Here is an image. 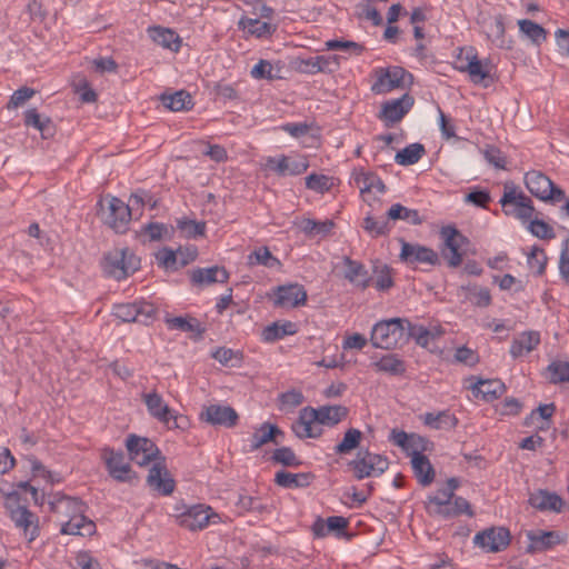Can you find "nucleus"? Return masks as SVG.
Wrapping results in <instances>:
<instances>
[{"instance_id":"nucleus-64","label":"nucleus","mask_w":569,"mask_h":569,"mask_svg":"<svg viewBox=\"0 0 569 569\" xmlns=\"http://www.w3.org/2000/svg\"><path fill=\"white\" fill-rule=\"evenodd\" d=\"M528 229L537 238H540V239L555 238L553 229L543 220H539V219L531 220L528 226Z\"/></svg>"},{"instance_id":"nucleus-25","label":"nucleus","mask_w":569,"mask_h":569,"mask_svg":"<svg viewBox=\"0 0 569 569\" xmlns=\"http://www.w3.org/2000/svg\"><path fill=\"white\" fill-rule=\"evenodd\" d=\"M229 279V272L219 266L198 268L191 272V281L199 286H209L216 282L224 283Z\"/></svg>"},{"instance_id":"nucleus-41","label":"nucleus","mask_w":569,"mask_h":569,"mask_svg":"<svg viewBox=\"0 0 569 569\" xmlns=\"http://www.w3.org/2000/svg\"><path fill=\"white\" fill-rule=\"evenodd\" d=\"M249 266H263L270 269L281 267L280 260L274 257L268 247H259L248 256Z\"/></svg>"},{"instance_id":"nucleus-16","label":"nucleus","mask_w":569,"mask_h":569,"mask_svg":"<svg viewBox=\"0 0 569 569\" xmlns=\"http://www.w3.org/2000/svg\"><path fill=\"white\" fill-rule=\"evenodd\" d=\"M441 238L443 239L442 257L447 260L448 266L456 268L462 262V254L459 251L461 241L465 237L452 226H446L441 229Z\"/></svg>"},{"instance_id":"nucleus-42","label":"nucleus","mask_w":569,"mask_h":569,"mask_svg":"<svg viewBox=\"0 0 569 569\" xmlns=\"http://www.w3.org/2000/svg\"><path fill=\"white\" fill-rule=\"evenodd\" d=\"M423 422L426 426L432 429H451L457 426V418L451 415L448 410H443L437 413L427 412L423 415Z\"/></svg>"},{"instance_id":"nucleus-4","label":"nucleus","mask_w":569,"mask_h":569,"mask_svg":"<svg viewBox=\"0 0 569 569\" xmlns=\"http://www.w3.org/2000/svg\"><path fill=\"white\" fill-rule=\"evenodd\" d=\"M349 466L355 471L357 479H365L382 475L388 469L389 461L385 456L370 452L368 449H360Z\"/></svg>"},{"instance_id":"nucleus-48","label":"nucleus","mask_w":569,"mask_h":569,"mask_svg":"<svg viewBox=\"0 0 569 569\" xmlns=\"http://www.w3.org/2000/svg\"><path fill=\"white\" fill-rule=\"evenodd\" d=\"M361 440L362 432L359 429L349 428L345 432L341 442L335 447V452L337 455H348L360 446Z\"/></svg>"},{"instance_id":"nucleus-35","label":"nucleus","mask_w":569,"mask_h":569,"mask_svg":"<svg viewBox=\"0 0 569 569\" xmlns=\"http://www.w3.org/2000/svg\"><path fill=\"white\" fill-rule=\"evenodd\" d=\"M160 100L166 108L174 112L190 110L193 107L192 97L186 90L162 93Z\"/></svg>"},{"instance_id":"nucleus-9","label":"nucleus","mask_w":569,"mask_h":569,"mask_svg":"<svg viewBox=\"0 0 569 569\" xmlns=\"http://www.w3.org/2000/svg\"><path fill=\"white\" fill-rule=\"evenodd\" d=\"M108 207L103 210V222L117 233H124L128 230L132 208L117 197L107 199Z\"/></svg>"},{"instance_id":"nucleus-44","label":"nucleus","mask_w":569,"mask_h":569,"mask_svg":"<svg viewBox=\"0 0 569 569\" xmlns=\"http://www.w3.org/2000/svg\"><path fill=\"white\" fill-rule=\"evenodd\" d=\"M375 367L378 371H382L391 376H401L406 372L405 361L395 353H388L381 357L377 362H375Z\"/></svg>"},{"instance_id":"nucleus-14","label":"nucleus","mask_w":569,"mask_h":569,"mask_svg":"<svg viewBox=\"0 0 569 569\" xmlns=\"http://www.w3.org/2000/svg\"><path fill=\"white\" fill-rule=\"evenodd\" d=\"M218 518V515L212 511L211 507L204 505H194L186 509L177 517L179 526L191 530H202L209 522Z\"/></svg>"},{"instance_id":"nucleus-53","label":"nucleus","mask_w":569,"mask_h":569,"mask_svg":"<svg viewBox=\"0 0 569 569\" xmlns=\"http://www.w3.org/2000/svg\"><path fill=\"white\" fill-rule=\"evenodd\" d=\"M363 229L368 231L372 237L386 236L391 231V226L389 223L388 217L385 218H373L368 216L363 219Z\"/></svg>"},{"instance_id":"nucleus-21","label":"nucleus","mask_w":569,"mask_h":569,"mask_svg":"<svg viewBox=\"0 0 569 569\" xmlns=\"http://www.w3.org/2000/svg\"><path fill=\"white\" fill-rule=\"evenodd\" d=\"M457 70L467 72L473 83H480L490 74V63L479 60L473 49L469 48L466 56V66H457Z\"/></svg>"},{"instance_id":"nucleus-38","label":"nucleus","mask_w":569,"mask_h":569,"mask_svg":"<svg viewBox=\"0 0 569 569\" xmlns=\"http://www.w3.org/2000/svg\"><path fill=\"white\" fill-rule=\"evenodd\" d=\"M296 332L297 326L291 321H284L282 323L273 322L263 329L262 339L266 342H274L286 336H292Z\"/></svg>"},{"instance_id":"nucleus-5","label":"nucleus","mask_w":569,"mask_h":569,"mask_svg":"<svg viewBox=\"0 0 569 569\" xmlns=\"http://www.w3.org/2000/svg\"><path fill=\"white\" fill-rule=\"evenodd\" d=\"M525 184L532 196L542 201H560L565 198V191L541 171H528L525 174Z\"/></svg>"},{"instance_id":"nucleus-7","label":"nucleus","mask_w":569,"mask_h":569,"mask_svg":"<svg viewBox=\"0 0 569 569\" xmlns=\"http://www.w3.org/2000/svg\"><path fill=\"white\" fill-rule=\"evenodd\" d=\"M126 447L130 460L139 466H147L151 461L156 462L163 458L157 445L149 438L129 435L126 440Z\"/></svg>"},{"instance_id":"nucleus-1","label":"nucleus","mask_w":569,"mask_h":569,"mask_svg":"<svg viewBox=\"0 0 569 569\" xmlns=\"http://www.w3.org/2000/svg\"><path fill=\"white\" fill-rule=\"evenodd\" d=\"M48 506L60 522L62 535L86 537L96 532L94 522L86 516L88 507L80 498L54 492L48 495Z\"/></svg>"},{"instance_id":"nucleus-43","label":"nucleus","mask_w":569,"mask_h":569,"mask_svg":"<svg viewBox=\"0 0 569 569\" xmlns=\"http://www.w3.org/2000/svg\"><path fill=\"white\" fill-rule=\"evenodd\" d=\"M387 217L389 220H403L413 226H419L423 222L418 210L409 209L400 203L392 204L387 211Z\"/></svg>"},{"instance_id":"nucleus-50","label":"nucleus","mask_w":569,"mask_h":569,"mask_svg":"<svg viewBox=\"0 0 569 569\" xmlns=\"http://www.w3.org/2000/svg\"><path fill=\"white\" fill-rule=\"evenodd\" d=\"M503 208L520 206V203L532 204L531 199L523 192H518L513 184H505V192L500 199Z\"/></svg>"},{"instance_id":"nucleus-24","label":"nucleus","mask_w":569,"mask_h":569,"mask_svg":"<svg viewBox=\"0 0 569 569\" xmlns=\"http://www.w3.org/2000/svg\"><path fill=\"white\" fill-rule=\"evenodd\" d=\"M529 505L540 511L561 512L563 500L560 496L548 490H538L529 497Z\"/></svg>"},{"instance_id":"nucleus-28","label":"nucleus","mask_w":569,"mask_h":569,"mask_svg":"<svg viewBox=\"0 0 569 569\" xmlns=\"http://www.w3.org/2000/svg\"><path fill=\"white\" fill-rule=\"evenodd\" d=\"M315 475L311 472L292 473L280 470L274 475V483L286 489L306 488L311 485Z\"/></svg>"},{"instance_id":"nucleus-62","label":"nucleus","mask_w":569,"mask_h":569,"mask_svg":"<svg viewBox=\"0 0 569 569\" xmlns=\"http://www.w3.org/2000/svg\"><path fill=\"white\" fill-rule=\"evenodd\" d=\"M461 513H466L469 517L473 516V511L471 509L470 503L465 498L455 496L448 510H446L445 518H453L460 516Z\"/></svg>"},{"instance_id":"nucleus-61","label":"nucleus","mask_w":569,"mask_h":569,"mask_svg":"<svg viewBox=\"0 0 569 569\" xmlns=\"http://www.w3.org/2000/svg\"><path fill=\"white\" fill-rule=\"evenodd\" d=\"M306 187L318 193H325L331 189L332 181L328 176L311 173L306 177Z\"/></svg>"},{"instance_id":"nucleus-45","label":"nucleus","mask_w":569,"mask_h":569,"mask_svg":"<svg viewBox=\"0 0 569 569\" xmlns=\"http://www.w3.org/2000/svg\"><path fill=\"white\" fill-rule=\"evenodd\" d=\"M425 153L423 144L416 142L398 151L395 160L400 166H411L417 163Z\"/></svg>"},{"instance_id":"nucleus-59","label":"nucleus","mask_w":569,"mask_h":569,"mask_svg":"<svg viewBox=\"0 0 569 569\" xmlns=\"http://www.w3.org/2000/svg\"><path fill=\"white\" fill-rule=\"evenodd\" d=\"M211 357L214 360H217L219 363H221L222 366H231V367L236 366V363L233 361L239 363L242 359L241 352L234 351L230 348H224V347L217 348L212 352Z\"/></svg>"},{"instance_id":"nucleus-23","label":"nucleus","mask_w":569,"mask_h":569,"mask_svg":"<svg viewBox=\"0 0 569 569\" xmlns=\"http://www.w3.org/2000/svg\"><path fill=\"white\" fill-rule=\"evenodd\" d=\"M147 33L158 46L173 52H178L180 50L182 40L174 30L160 26H152L147 29Z\"/></svg>"},{"instance_id":"nucleus-2","label":"nucleus","mask_w":569,"mask_h":569,"mask_svg":"<svg viewBox=\"0 0 569 569\" xmlns=\"http://www.w3.org/2000/svg\"><path fill=\"white\" fill-rule=\"evenodd\" d=\"M409 320L391 318L377 322L371 331V343L375 348L392 350L408 341Z\"/></svg>"},{"instance_id":"nucleus-34","label":"nucleus","mask_w":569,"mask_h":569,"mask_svg":"<svg viewBox=\"0 0 569 569\" xmlns=\"http://www.w3.org/2000/svg\"><path fill=\"white\" fill-rule=\"evenodd\" d=\"M470 389L476 397L481 395L485 400H493L503 393L506 387L500 380L479 379L470 385Z\"/></svg>"},{"instance_id":"nucleus-10","label":"nucleus","mask_w":569,"mask_h":569,"mask_svg":"<svg viewBox=\"0 0 569 569\" xmlns=\"http://www.w3.org/2000/svg\"><path fill=\"white\" fill-rule=\"evenodd\" d=\"M199 420L213 427L231 429L238 425L239 415L230 406L213 403L202 407Z\"/></svg>"},{"instance_id":"nucleus-51","label":"nucleus","mask_w":569,"mask_h":569,"mask_svg":"<svg viewBox=\"0 0 569 569\" xmlns=\"http://www.w3.org/2000/svg\"><path fill=\"white\" fill-rule=\"evenodd\" d=\"M327 50L343 51L350 56H361L366 48L363 44L351 40H328L326 43Z\"/></svg>"},{"instance_id":"nucleus-60","label":"nucleus","mask_w":569,"mask_h":569,"mask_svg":"<svg viewBox=\"0 0 569 569\" xmlns=\"http://www.w3.org/2000/svg\"><path fill=\"white\" fill-rule=\"evenodd\" d=\"M489 36L492 37V41L500 48H505V21L502 14L495 16L488 26Z\"/></svg>"},{"instance_id":"nucleus-3","label":"nucleus","mask_w":569,"mask_h":569,"mask_svg":"<svg viewBox=\"0 0 569 569\" xmlns=\"http://www.w3.org/2000/svg\"><path fill=\"white\" fill-rule=\"evenodd\" d=\"M102 268L109 277L117 280L126 279L140 268V258L129 248H114L106 253Z\"/></svg>"},{"instance_id":"nucleus-26","label":"nucleus","mask_w":569,"mask_h":569,"mask_svg":"<svg viewBox=\"0 0 569 569\" xmlns=\"http://www.w3.org/2000/svg\"><path fill=\"white\" fill-rule=\"evenodd\" d=\"M346 266L345 278L356 287L365 290L370 286L371 278L363 263L352 260L350 257L343 258Z\"/></svg>"},{"instance_id":"nucleus-54","label":"nucleus","mask_w":569,"mask_h":569,"mask_svg":"<svg viewBox=\"0 0 569 569\" xmlns=\"http://www.w3.org/2000/svg\"><path fill=\"white\" fill-rule=\"evenodd\" d=\"M376 276L375 288L378 291H387L393 287V279L391 276V268L387 264H377L373 267Z\"/></svg>"},{"instance_id":"nucleus-32","label":"nucleus","mask_w":569,"mask_h":569,"mask_svg":"<svg viewBox=\"0 0 569 569\" xmlns=\"http://www.w3.org/2000/svg\"><path fill=\"white\" fill-rule=\"evenodd\" d=\"M355 182L362 194L370 192L383 193L386 191L383 181L378 174L371 171H365L361 169L360 171L356 172Z\"/></svg>"},{"instance_id":"nucleus-13","label":"nucleus","mask_w":569,"mask_h":569,"mask_svg":"<svg viewBox=\"0 0 569 569\" xmlns=\"http://www.w3.org/2000/svg\"><path fill=\"white\" fill-rule=\"evenodd\" d=\"M147 485L160 496H170L174 491L176 481L167 468L164 457L153 462L149 469Z\"/></svg>"},{"instance_id":"nucleus-27","label":"nucleus","mask_w":569,"mask_h":569,"mask_svg":"<svg viewBox=\"0 0 569 569\" xmlns=\"http://www.w3.org/2000/svg\"><path fill=\"white\" fill-rule=\"evenodd\" d=\"M539 343L540 333L538 331H523L512 340L510 355L513 359L520 358L535 350Z\"/></svg>"},{"instance_id":"nucleus-47","label":"nucleus","mask_w":569,"mask_h":569,"mask_svg":"<svg viewBox=\"0 0 569 569\" xmlns=\"http://www.w3.org/2000/svg\"><path fill=\"white\" fill-rule=\"evenodd\" d=\"M518 26L520 32L536 44H540L547 38V31L545 28L532 20H519Z\"/></svg>"},{"instance_id":"nucleus-6","label":"nucleus","mask_w":569,"mask_h":569,"mask_svg":"<svg viewBox=\"0 0 569 569\" xmlns=\"http://www.w3.org/2000/svg\"><path fill=\"white\" fill-rule=\"evenodd\" d=\"M157 308L153 303L141 300L128 303H118L113 307V315L123 322H138L150 325L157 316Z\"/></svg>"},{"instance_id":"nucleus-29","label":"nucleus","mask_w":569,"mask_h":569,"mask_svg":"<svg viewBox=\"0 0 569 569\" xmlns=\"http://www.w3.org/2000/svg\"><path fill=\"white\" fill-rule=\"evenodd\" d=\"M283 432L278 428V426L263 422L259 428L254 429V432L251 437V443H250V452L257 451L262 446L274 442L277 443V437L282 436Z\"/></svg>"},{"instance_id":"nucleus-57","label":"nucleus","mask_w":569,"mask_h":569,"mask_svg":"<svg viewBox=\"0 0 569 569\" xmlns=\"http://www.w3.org/2000/svg\"><path fill=\"white\" fill-rule=\"evenodd\" d=\"M272 460L284 467H299L302 462L289 447H281L273 451Z\"/></svg>"},{"instance_id":"nucleus-17","label":"nucleus","mask_w":569,"mask_h":569,"mask_svg":"<svg viewBox=\"0 0 569 569\" xmlns=\"http://www.w3.org/2000/svg\"><path fill=\"white\" fill-rule=\"evenodd\" d=\"M292 431L300 439L319 438L322 435L315 408L305 407L300 410L298 419L292 423Z\"/></svg>"},{"instance_id":"nucleus-15","label":"nucleus","mask_w":569,"mask_h":569,"mask_svg":"<svg viewBox=\"0 0 569 569\" xmlns=\"http://www.w3.org/2000/svg\"><path fill=\"white\" fill-rule=\"evenodd\" d=\"M415 99L409 93H405L398 99L388 100L382 103L379 119L387 127L399 122L413 107Z\"/></svg>"},{"instance_id":"nucleus-22","label":"nucleus","mask_w":569,"mask_h":569,"mask_svg":"<svg viewBox=\"0 0 569 569\" xmlns=\"http://www.w3.org/2000/svg\"><path fill=\"white\" fill-rule=\"evenodd\" d=\"M10 517L17 527L23 529L29 541H33L38 537V517L26 507L19 506L16 509H12Z\"/></svg>"},{"instance_id":"nucleus-46","label":"nucleus","mask_w":569,"mask_h":569,"mask_svg":"<svg viewBox=\"0 0 569 569\" xmlns=\"http://www.w3.org/2000/svg\"><path fill=\"white\" fill-rule=\"evenodd\" d=\"M239 27L247 30L248 33L256 36L257 38H264L271 36L274 28L269 22L261 21L252 18H241Z\"/></svg>"},{"instance_id":"nucleus-37","label":"nucleus","mask_w":569,"mask_h":569,"mask_svg":"<svg viewBox=\"0 0 569 569\" xmlns=\"http://www.w3.org/2000/svg\"><path fill=\"white\" fill-rule=\"evenodd\" d=\"M299 228L307 237H327L335 228V222L330 219L317 221L310 218H305L300 221Z\"/></svg>"},{"instance_id":"nucleus-11","label":"nucleus","mask_w":569,"mask_h":569,"mask_svg":"<svg viewBox=\"0 0 569 569\" xmlns=\"http://www.w3.org/2000/svg\"><path fill=\"white\" fill-rule=\"evenodd\" d=\"M400 242L401 251L399 254V259L401 260V262L408 266H437L440 263L439 256L433 249L421 246L419 243L407 242L403 239H401Z\"/></svg>"},{"instance_id":"nucleus-31","label":"nucleus","mask_w":569,"mask_h":569,"mask_svg":"<svg viewBox=\"0 0 569 569\" xmlns=\"http://www.w3.org/2000/svg\"><path fill=\"white\" fill-rule=\"evenodd\" d=\"M412 470L419 483L427 487L435 480V469L427 456L420 452L411 458Z\"/></svg>"},{"instance_id":"nucleus-12","label":"nucleus","mask_w":569,"mask_h":569,"mask_svg":"<svg viewBox=\"0 0 569 569\" xmlns=\"http://www.w3.org/2000/svg\"><path fill=\"white\" fill-rule=\"evenodd\" d=\"M510 531L505 527H490L473 537V543L487 552H499L510 543Z\"/></svg>"},{"instance_id":"nucleus-56","label":"nucleus","mask_w":569,"mask_h":569,"mask_svg":"<svg viewBox=\"0 0 569 569\" xmlns=\"http://www.w3.org/2000/svg\"><path fill=\"white\" fill-rule=\"evenodd\" d=\"M528 264L535 270L536 274L541 276L546 270L547 256L545 250L538 246H533L528 253Z\"/></svg>"},{"instance_id":"nucleus-20","label":"nucleus","mask_w":569,"mask_h":569,"mask_svg":"<svg viewBox=\"0 0 569 569\" xmlns=\"http://www.w3.org/2000/svg\"><path fill=\"white\" fill-rule=\"evenodd\" d=\"M406 73V70L401 67H393L386 70L380 69L377 81L371 89L376 93H387L393 89L400 88L403 86Z\"/></svg>"},{"instance_id":"nucleus-8","label":"nucleus","mask_w":569,"mask_h":569,"mask_svg":"<svg viewBox=\"0 0 569 569\" xmlns=\"http://www.w3.org/2000/svg\"><path fill=\"white\" fill-rule=\"evenodd\" d=\"M100 457L106 465L109 476L113 480L131 483L137 479L136 472L132 471L130 463L126 461L122 451H116L112 448L106 447L101 450Z\"/></svg>"},{"instance_id":"nucleus-49","label":"nucleus","mask_w":569,"mask_h":569,"mask_svg":"<svg viewBox=\"0 0 569 569\" xmlns=\"http://www.w3.org/2000/svg\"><path fill=\"white\" fill-rule=\"evenodd\" d=\"M166 323L171 330H179L182 332H197L201 335L204 330L201 328L200 322L190 317H173L167 318Z\"/></svg>"},{"instance_id":"nucleus-55","label":"nucleus","mask_w":569,"mask_h":569,"mask_svg":"<svg viewBox=\"0 0 569 569\" xmlns=\"http://www.w3.org/2000/svg\"><path fill=\"white\" fill-rule=\"evenodd\" d=\"M549 381L551 383L569 382V362L567 361H552L548 367Z\"/></svg>"},{"instance_id":"nucleus-39","label":"nucleus","mask_w":569,"mask_h":569,"mask_svg":"<svg viewBox=\"0 0 569 569\" xmlns=\"http://www.w3.org/2000/svg\"><path fill=\"white\" fill-rule=\"evenodd\" d=\"M453 496L447 489H440L436 495L428 497L427 509L430 515H436L445 518L446 510H448Z\"/></svg>"},{"instance_id":"nucleus-30","label":"nucleus","mask_w":569,"mask_h":569,"mask_svg":"<svg viewBox=\"0 0 569 569\" xmlns=\"http://www.w3.org/2000/svg\"><path fill=\"white\" fill-rule=\"evenodd\" d=\"M318 425L333 427L338 425L340 421L347 418L349 410L347 407L341 405L335 406H321L319 408H315Z\"/></svg>"},{"instance_id":"nucleus-18","label":"nucleus","mask_w":569,"mask_h":569,"mask_svg":"<svg viewBox=\"0 0 569 569\" xmlns=\"http://www.w3.org/2000/svg\"><path fill=\"white\" fill-rule=\"evenodd\" d=\"M407 329L408 340L412 339L419 347L429 349L431 351L433 342L441 338L445 333V330L440 325L425 327L422 325L412 323L410 320Z\"/></svg>"},{"instance_id":"nucleus-33","label":"nucleus","mask_w":569,"mask_h":569,"mask_svg":"<svg viewBox=\"0 0 569 569\" xmlns=\"http://www.w3.org/2000/svg\"><path fill=\"white\" fill-rule=\"evenodd\" d=\"M150 416L156 418L161 423H169L170 408L164 403L162 397L157 392L146 393L143 396Z\"/></svg>"},{"instance_id":"nucleus-19","label":"nucleus","mask_w":569,"mask_h":569,"mask_svg":"<svg viewBox=\"0 0 569 569\" xmlns=\"http://www.w3.org/2000/svg\"><path fill=\"white\" fill-rule=\"evenodd\" d=\"M307 291L299 283L279 286L276 291L274 305L283 308H295L307 302Z\"/></svg>"},{"instance_id":"nucleus-36","label":"nucleus","mask_w":569,"mask_h":569,"mask_svg":"<svg viewBox=\"0 0 569 569\" xmlns=\"http://www.w3.org/2000/svg\"><path fill=\"white\" fill-rule=\"evenodd\" d=\"M530 540L529 548L531 550H547L552 548L556 545H559L562 539L559 532L557 531H532L528 535Z\"/></svg>"},{"instance_id":"nucleus-40","label":"nucleus","mask_w":569,"mask_h":569,"mask_svg":"<svg viewBox=\"0 0 569 569\" xmlns=\"http://www.w3.org/2000/svg\"><path fill=\"white\" fill-rule=\"evenodd\" d=\"M465 292V299L471 305L486 308L491 305V295L488 288L478 284H468L461 288Z\"/></svg>"},{"instance_id":"nucleus-58","label":"nucleus","mask_w":569,"mask_h":569,"mask_svg":"<svg viewBox=\"0 0 569 569\" xmlns=\"http://www.w3.org/2000/svg\"><path fill=\"white\" fill-rule=\"evenodd\" d=\"M177 227L188 238H197L199 236H203L206 231L204 222H197L187 218L179 219L177 221Z\"/></svg>"},{"instance_id":"nucleus-63","label":"nucleus","mask_w":569,"mask_h":569,"mask_svg":"<svg viewBox=\"0 0 569 569\" xmlns=\"http://www.w3.org/2000/svg\"><path fill=\"white\" fill-rule=\"evenodd\" d=\"M465 201L479 208H487L491 201L489 191L475 187L466 194Z\"/></svg>"},{"instance_id":"nucleus-52","label":"nucleus","mask_w":569,"mask_h":569,"mask_svg":"<svg viewBox=\"0 0 569 569\" xmlns=\"http://www.w3.org/2000/svg\"><path fill=\"white\" fill-rule=\"evenodd\" d=\"M156 260L159 267L164 268L166 270L176 271L180 267L186 266L188 262L186 260L178 261L177 253L170 248H162L156 253Z\"/></svg>"}]
</instances>
